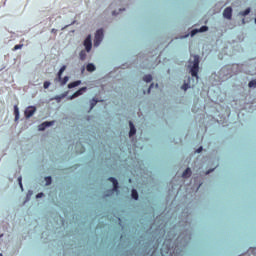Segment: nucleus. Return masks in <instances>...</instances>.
<instances>
[{
  "label": "nucleus",
  "instance_id": "obj_1",
  "mask_svg": "<svg viewBox=\"0 0 256 256\" xmlns=\"http://www.w3.org/2000/svg\"><path fill=\"white\" fill-rule=\"evenodd\" d=\"M193 62L192 66H190V73L192 77H195L196 79H199V55H194L193 56Z\"/></svg>",
  "mask_w": 256,
  "mask_h": 256
},
{
  "label": "nucleus",
  "instance_id": "obj_2",
  "mask_svg": "<svg viewBox=\"0 0 256 256\" xmlns=\"http://www.w3.org/2000/svg\"><path fill=\"white\" fill-rule=\"evenodd\" d=\"M103 37H104L103 29L97 30L94 37V47H99V45H101V41H103Z\"/></svg>",
  "mask_w": 256,
  "mask_h": 256
},
{
  "label": "nucleus",
  "instance_id": "obj_3",
  "mask_svg": "<svg viewBox=\"0 0 256 256\" xmlns=\"http://www.w3.org/2000/svg\"><path fill=\"white\" fill-rule=\"evenodd\" d=\"M36 111H37V107L28 106L24 112L26 119H31V117H33V115H35Z\"/></svg>",
  "mask_w": 256,
  "mask_h": 256
},
{
  "label": "nucleus",
  "instance_id": "obj_4",
  "mask_svg": "<svg viewBox=\"0 0 256 256\" xmlns=\"http://www.w3.org/2000/svg\"><path fill=\"white\" fill-rule=\"evenodd\" d=\"M84 47L87 51V53H89L93 47V42L91 41V35H88L86 37V39L84 40Z\"/></svg>",
  "mask_w": 256,
  "mask_h": 256
},
{
  "label": "nucleus",
  "instance_id": "obj_5",
  "mask_svg": "<svg viewBox=\"0 0 256 256\" xmlns=\"http://www.w3.org/2000/svg\"><path fill=\"white\" fill-rule=\"evenodd\" d=\"M223 17L225 19H229V20L232 19V17H233V8H231V7L225 8L224 11H223Z\"/></svg>",
  "mask_w": 256,
  "mask_h": 256
},
{
  "label": "nucleus",
  "instance_id": "obj_6",
  "mask_svg": "<svg viewBox=\"0 0 256 256\" xmlns=\"http://www.w3.org/2000/svg\"><path fill=\"white\" fill-rule=\"evenodd\" d=\"M205 31H209V27L202 26L200 29H194L191 31V37H195L197 33H205Z\"/></svg>",
  "mask_w": 256,
  "mask_h": 256
},
{
  "label": "nucleus",
  "instance_id": "obj_7",
  "mask_svg": "<svg viewBox=\"0 0 256 256\" xmlns=\"http://www.w3.org/2000/svg\"><path fill=\"white\" fill-rule=\"evenodd\" d=\"M55 123L54 121H46L38 126L39 131H45L47 127H51Z\"/></svg>",
  "mask_w": 256,
  "mask_h": 256
},
{
  "label": "nucleus",
  "instance_id": "obj_8",
  "mask_svg": "<svg viewBox=\"0 0 256 256\" xmlns=\"http://www.w3.org/2000/svg\"><path fill=\"white\" fill-rule=\"evenodd\" d=\"M85 91H87V87H82L79 90H77L74 94H72L71 99H75L81 95H83V93H85Z\"/></svg>",
  "mask_w": 256,
  "mask_h": 256
},
{
  "label": "nucleus",
  "instance_id": "obj_9",
  "mask_svg": "<svg viewBox=\"0 0 256 256\" xmlns=\"http://www.w3.org/2000/svg\"><path fill=\"white\" fill-rule=\"evenodd\" d=\"M108 181H110L113 185V191H117L119 189V182L114 177L108 178Z\"/></svg>",
  "mask_w": 256,
  "mask_h": 256
},
{
  "label": "nucleus",
  "instance_id": "obj_10",
  "mask_svg": "<svg viewBox=\"0 0 256 256\" xmlns=\"http://www.w3.org/2000/svg\"><path fill=\"white\" fill-rule=\"evenodd\" d=\"M65 69H67V66H62L57 74V81H61V77H63V73H65Z\"/></svg>",
  "mask_w": 256,
  "mask_h": 256
},
{
  "label": "nucleus",
  "instance_id": "obj_11",
  "mask_svg": "<svg viewBox=\"0 0 256 256\" xmlns=\"http://www.w3.org/2000/svg\"><path fill=\"white\" fill-rule=\"evenodd\" d=\"M130 125V132H129V136L133 137V135H135L137 133V129H135V125H133V122H129Z\"/></svg>",
  "mask_w": 256,
  "mask_h": 256
},
{
  "label": "nucleus",
  "instance_id": "obj_12",
  "mask_svg": "<svg viewBox=\"0 0 256 256\" xmlns=\"http://www.w3.org/2000/svg\"><path fill=\"white\" fill-rule=\"evenodd\" d=\"M81 85V80L74 81L70 84H68V89H73L75 87H79Z\"/></svg>",
  "mask_w": 256,
  "mask_h": 256
},
{
  "label": "nucleus",
  "instance_id": "obj_13",
  "mask_svg": "<svg viewBox=\"0 0 256 256\" xmlns=\"http://www.w3.org/2000/svg\"><path fill=\"white\" fill-rule=\"evenodd\" d=\"M96 67L95 64L93 63H89L86 66V71H88L89 73H93V71H95Z\"/></svg>",
  "mask_w": 256,
  "mask_h": 256
},
{
  "label": "nucleus",
  "instance_id": "obj_14",
  "mask_svg": "<svg viewBox=\"0 0 256 256\" xmlns=\"http://www.w3.org/2000/svg\"><path fill=\"white\" fill-rule=\"evenodd\" d=\"M182 177H183L184 179H189V177H191V168H187V169L183 172Z\"/></svg>",
  "mask_w": 256,
  "mask_h": 256
},
{
  "label": "nucleus",
  "instance_id": "obj_15",
  "mask_svg": "<svg viewBox=\"0 0 256 256\" xmlns=\"http://www.w3.org/2000/svg\"><path fill=\"white\" fill-rule=\"evenodd\" d=\"M79 57L81 61H85L87 59V52L85 50L80 51Z\"/></svg>",
  "mask_w": 256,
  "mask_h": 256
},
{
  "label": "nucleus",
  "instance_id": "obj_16",
  "mask_svg": "<svg viewBox=\"0 0 256 256\" xmlns=\"http://www.w3.org/2000/svg\"><path fill=\"white\" fill-rule=\"evenodd\" d=\"M143 81H145V83H151L153 81V76H151V74L145 75Z\"/></svg>",
  "mask_w": 256,
  "mask_h": 256
},
{
  "label": "nucleus",
  "instance_id": "obj_17",
  "mask_svg": "<svg viewBox=\"0 0 256 256\" xmlns=\"http://www.w3.org/2000/svg\"><path fill=\"white\" fill-rule=\"evenodd\" d=\"M60 81V85H67V82L69 81V76H65L64 78H61V80H58Z\"/></svg>",
  "mask_w": 256,
  "mask_h": 256
},
{
  "label": "nucleus",
  "instance_id": "obj_18",
  "mask_svg": "<svg viewBox=\"0 0 256 256\" xmlns=\"http://www.w3.org/2000/svg\"><path fill=\"white\" fill-rule=\"evenodd\" d=\"M131 195H132V199H135V201L139 199V193L137 192V190L133 189Z\"/></svg>",
  "mask_w": 256,
  "mask_h": 256
},
{
  "label": "nucleus",
  "instance_id": "obj_19",
  "mask_svg": "<svg viewBox=\"0 0 256 256\" xmlns=\"http://www.w3.org/2000/svg\"><path fill=\"white\" fill-rule=\"evenodd\" d=\"M14 115H15V120L17 121L19 119V107L14 106Z\"/></svg>",
  "mask_w": 256,
  "mask_h": 256
},
{
  "label": "nucleus",
  "instance_id": "obj_20",
  "mask_svg": "<svg viewBox=\"0 0 256 256\" xmlns=\"http://www.w3.org/2000/svg\"><path fill=\"white\" fill-rule=\"evenodd\" d=\"M249 13H251V8H247L245 11L240 12V15H242V17H246Z\"/></svg>",
  "mask_w": 256,
  "mask_h": 256
},
{
  "label": "nucleus",
  "instance_id": "obj_21",
  "mask_svg": "<svg viewBox=\"0 0 256 256\" xmlns=\"http://www.w3.org/2000/svg\"><path fill=\"white\" fill-rule=\"evenodd\" d=\"M248 87H250V89H256V80L250 81Z\"/></svg>",
  "mask_w": 256,
  "mask_h": 256
},
{
  "label": "nucleus",
  "instance_id": "obj_22",
  "mask_svg": "<svg viewBox=\"0 0 256 256\" xmlns=\"http://www.w3.org/2000/svg\"><path fill=\"white\" fill-rule=\"evenodd\" d=\"M18 49H23V44H17L14 46L13 51H18Z\"/></svg>",
  "mask_w": 256,
  "mask_h": 256
},
{
  "label": "nucleus",
  "instance_id": "obj_23",
  "mask_svg": "<svg viewBox=\"0 0 256 256\" xmlns=\"http://www.w3.org/2000/svg\"><path fill=\"white\" fill-rule=\"evenodd\" d=\"M50 86H51V82L49 81L44 82V85H43L44 89H49Z\"/></svg>",
  "mask_w": 256,
  "mask_h": 256
},
{
  "label": "nucleus",
  "instance_id": "obj_24",
  "mask_svg": "<svg viewBox=\"0 0 256 256\" xmlns=\"http://www.w3.org/2000/svg\"><path fill=\"white\" fill-rule=\"evenodd\" d=\"M45 181H46V185H51V181H52L51 176L46 177Z\"/></svg>",
  "mask_w": 256,
  "mask_h": 256
},
{
  "label": "nucleus",
  "instance_id": "obj_25",
  "mask_svg": "<svg viewBox=\"0 0 256 256\" xmlns=\"http://www.w3.org/2000/svg\"><path fill=\"white\" fill-rule=\"evenodd\" d=\"M18 182H19L20 188L23 189V178L21 176L18 178Z\"/></svg>",
  "mask_w": 256,
  "mask_h": 256
},
{
  "label": "nucleus",
  "instance_id": "obj_26",
  "mask_svg": "<svg viewBox=\"0 0 256 256\" xmlns=\"http://www.w3.org/2000/svg\"><path fill=\"white\" fill-rule=\"evenodd\" d=\"M182 89H183V91H187V89H189V84L184 83V84L182 85Z\"/></svg>",
  "mask_w": 256,
  "mask_h": 256
},
{
  "label": "nucleus",
  "instance_id": "obj_27",
  "mask_svg": "<svg viewBox=\"0 0 256 256\" xmlns=\"http://www.w3.org/2000/svg\"><path fill=\"white\" fill-rule=\"evenodd\" d=\"M97 105V100L93 99V102L91 103V109H93Z\"/></svg>",
  "mask_w": 256,
  "mask_h": 256
},
{
  "label": "nucleus",
  "instance_id": "obj_28",
  "mask_svg": "<svg viewBox=\"0 0 256 256\" xmlns=\"http://www.w3.org/2000/svg\"><path fill=\"white\" fill-rule=\"evenodd\" d=\"M201 151H203V147H200L196 150V153H201Z\"/></svg>",
  "mask_w": 256,
  "mask_h": 256
},
{
  "label": "nucleus",
  "instance_id": "obj_29",
  "mask_svg": "<svg viewBox=\"0 0 256 256\" xmlns=\"http://www.w3.org/2000/svg\"><path fill=\"white\" fill-rule=\"evenodd\" d=\"M153 85H154L153 83L150 85V87L148 89V93H151V89H152Z\"/></svg>",
  "mask_w": 256,
  "mask_h": 256
},
{
  "label": "nucleus",
  "instance_id": "obj_30",
  "mask_svg": "<svg viewBox=\"0 0 256 256\" xmlns=\"http://www.w3.org/2000/svg\"><path fill=\"white\" fill-rule=\"evenodd\" d=\"M37 198H39V197H43V193H39V194H37V196H36Z\"/></svg>",
  "mask_w": 256,
  "mask_h": 256
},
{
  "label": "nucleus",
  "instance_id": "obj_31",
  "mask_svg": "<svg viewBox=\"0 0 256 256\" xmlns=\"http://www.w3.org/2000/svg\"><path fill=\"white\" fill-rule=\"evenodd\" d=\"M211 171H213V170H209V171L207 172V175H209V173H211Z\"/></svg>",
  "mask_w": 256,
  "mask_h": 256
},
{
  "label": "nucleus",
  "instance_id": "obj_32",
  "mask_svg": "<svg viewBox=\"0 0 256 256\" xmlns=\"http://www.w3.org/2000/svg\"><path fill=\"white\" fill-rule=\"evenodd\" d=\"M83 151H85V148H84V147H82V153H83Z\"/></svg>",
  "mask_w": 256,
  "mask_h": 256
},
{
  "label": "nucleus",
  "instance_id": "obj_33",
  "mask_svg": "<svg viewBox=\"0 0 256 256\" xmlns=\"http://www.w3.org/2000/svg\"><path fill=\"white\" fill-rule=\"evenodd\" d=\"M83 71H85V68H82V73H83Z\"/></svg>",
  "mask_w": 256,
  "mask_h": 256
},
{
  "label": "nucleus",
  "instance_id": "obj_34",
  "mask_svg": "<svg viewBox=\"0 0 256 256\" xmlns=\"http://www.w3.org/2000/svg\"><path fill=\"white\" fill-rule=\"evenodd\" d=\"M156 87H159V84H156Z\"/></svg>",
  "mask_w": 256,
  "mask_h": 256
},
{
  "label": "nucleus",
  "instance_id": "obj_35",
  "mask_svg": "<svg viewBox=\"0 0 256 256\" xmlns=\"http://www.w3.org/2000/svg\"><path fill=\"white\" fill-rule=\"evenodd\" d=\"M0 256H3V254L0 253Z\"/></svg>",
  "mask_w": 256,
  "mask_h": 256
}]
</instances>
